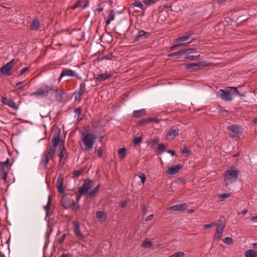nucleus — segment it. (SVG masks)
Returning <instances> with one entry per match:
<instances>
[{
  "mask_svg": "<svg viewBox=\"0 0 257 257\" xmlns=\"http://www.w3.org/2000/svg\"><path fill=\"white\" fill-rule=\"evenodd\" d=\"M153 216H154L153 214H151V215L148 216L146 218V220L147 221H150V220L152 219Z\"/></svg>",
  "mask_w": 257,
  "mask_h": 257,
  "instance_id": "774afa93",
  "label": "nucleus"
},
{
  "mask_svg": "<svg viewBox=\"0 0 257 257\" xmlns=\"http://www.w3.org/2000/svg\"><path fill=\"white\" fill-rule=\"evenodd\" d=\"M72 210H75L76 212L77 209L79 208V205L78 203H75L74 202H73V203L72 204Z\"/></svg>",
  "mask_w": 257,
  "mask_h": 257,
  "instance_id": "3c124183",
  "label": "nucleus"
},
{
  "mask_svg": "<svg viewBox=\"0 0 257 257\" xmlns=\"http://www.w3.org/2000/svg\"><path fill=\"white\" fill-rule=\"evenodd\" d=\"M81 173L82 172L81 170H75L73 172V175L76 177H78L80 176Z\"/></svg>",
  "mask_w": 257,
  "mask_h": 257,
  "instance_id": "864d4df0",
  "label": "nucleus"
},
{
  "mask_svg": "<svg viewBox=\"0 0 257 257\" xmlns=\"http://www.w3.org/2000/svg\"><path fill=\"white\" fill-rule=\"evenodd\" d=\"M119 157L121 158H124L126 156V149L125 148H121L117 151Z\"/></svg>",
  "mask_w": 257,
  "mask_h": 257,
  "instance_id": "f704fd0d",
  "label": "nucleus"
},
{
  "mask_svg": "<svg viewBox=\"0 0 257 257\" xmlns=\"http://www.w3.org/2000/svg\"><path fill=\"white\" fill-rule=\"evenodd\" d=\"M150 36V33L146 32L143 30H140L138 31L137 35L135 36L134 42H144L147 38Z\"/></svg>",
  "mask_w": 257,
  "mask_h": 257,
  "instance_id": "0eeeda50",
  "label": "nucleus"
},
{
  "mask_svg": "<svg viewBox=\"0 0 257 257\" xmlns=\"http://www.w3.org/2000/svg\"><path fill=\"white\" fill-rule=\"evenodd\" d=\"M158 150L161 153H162L166 151V147L163 144H159L158 146Z\"/></svg>",
  "mask_w": 257,
  "mask_h": 257,
  "instance_id": "79ce46f5",
  "label": "nucleus"
},
{
  "mask_svg": "<svg viewBox=\"0 0 257 257\" xmlns=\"http://www.w3.org/2000/svg\"><path fill=\"white\" fill-rule=\"evenodd\" d=\"M51 202H52V197H51V195H49L48 197V201H47V205L46 206H44V209L45 210L46 216H48V215L49 214V208H50V206L51 204Z\"/></svg>",
  "mask_w": 257,
  "mask_h": 257,
  "instance_id": "2f4dec72",
  "label": "nucleus"
},
{
  "mask_svg": "<svg viewBox=\"0 0 257 257\" xmlns=\"http://www.w3.org/2000/svg\"><path fill=\"white\" fill-rule=\"evenodd\" d=\"M53 90V86L44 85L39 88L36 91L30 94V96L45 97L47 96L50 91Z\"/></svg>",
  "mask_w": 257,
  "mask_h": 257,
  "instance_id": "423d86ee",
  "label": "nucleus"
},
{
  "mask_svg": "<svg viewBox=\"0 0 257 257\" xmlns=\"http://www.w3.org/2000/svg\"><path fill=\"white\" fill-rule=\"evenodd\" d=\"M179 131L180 130L177 126H173L168 130L166 138L167 139H169L170 138L174 139L178 135Z\"/></svg>",
  "mask_w": 257,
  "mask_h": 257,
  "instance_id": "f8f14e48",
  "label": "nucleus"
},
{
  "mask_svg": "<svg viewBox=\"0 0 257 257\" xmlns=\"http://www.w3.org/2000/svg\"><path fill=\"white\" fill-rule=\"evenodd\" d=\"M153 245V243L151 241L145 240L142 243V246L146 248H148L152 247Z\"/></svg>",
  "mask_w": 257,
  "mask_h": 257,
  "instance_id": "4c0bfd02",
  "label": "nucleus"
},
{
  "mask_svg": "<svg viewBox=\"0 0 257 257\" xmlns=\"http://www.w3.org/2000/svg\"><path fill=\"white\" fill-rule=\"evenodd\" d=\"M8 171H5V172H2V173H0V175H1V178H2L4 180H5V181H6L7 180V179Z\"/></svg>",
  "mask_w": 257,
  "mask_h": 257,
  "instance_id": "a18cd8bd",
  "label": "nucleus"
},
{
  "mask_svg": "<svg viewBox=\"0 0 257 257\" xmlns=\"http://www.w3.org/2000/svg\"><path fill=\"white\" fill-rule=\"evenodd\" d=\"M112 58V54L111 53L106 54L104 55L102 58L101 59V60H110Z\"/></svg>",
  "mask_w": 257,
  "mask_h": 257,
  "instance_id": "8fccbe9b",
  "label": "nucleus"
},
{
  "mask_svg": "<svg viewBox=\"0 0 257 257\" xmlns=\"http://www.w3.org/2000/svg\"><path fill=\"white\" fill-rule=\"evenodd\" d=\"M215 225H216V222H212L210 223L205 224V225H204L203 226L205 229H209L210 228L214 227Z\"/></svg>",
  "mask_w": 257,
  "mask_h": 257,
  "instance_id": "49530a36",
  "label": "nucleus"
},
{
  "mask_svg": "<svg viewBox=\"0 0 257 257\" xmlns=\"http://www.w3.org/2000/svg\"><path fill=\"white\" fill-rule=\"evenodd\" d=\"M158 1V0H146L144 3L147 6H149L150 5H151L152 4L155 3Z\"/></svg>",
  "mask_w": 257,
  "mask_h": 257,
  "instance_id": "6e6d98bb",
  "label": "nucleus"
},
{
  "mask_svg": "<svg viewBox=\"0 0 257 257\" xmlns=\"http://www.w3.org/2000/svg\"><path fill=\"white\" fill-rule=\"evenodd\" d=\"M56 187L59 193L63 194L64 192L63 189V180L61 175L58 176L56 181Z\"/></svg>",
  "mask_w": 257,
  "mask_h": 257,
  "instance_id": "412c9836",
  "label": "nucleus"
},
{
  "mask_svg": "<svg viewBox=\"0 0 257 257\" xmlns=\"http://www.w3.org/2000/svg\"><path fill=\"white\" fill-rule=\"evenodd\" d=\"M127 202L125 201H123L120 202L119 206L121 208H124L126 207Z\"/></svg>",
  "mask_w": 257,
  "mask_h": 257,
  "instance_id": "bf43d9fd",
  "label": "nucleus"
},
{
  "mask_svg": "<svg viewBox=\"0 0 257 257\" xmlns=\"http://www.w3.org/2000/svg\"><path fill=\"white\" fill-rule=\"evenodd\" d=\"M73 200L68 196H64L61 199V205L65 208H69L73 203Z\"/></svg>",
  "mask_w": 257,
  "mask_h": 257,
  "instance_id": "a211bd4d",
  "label": "nucleus"
},
{
  "mask_svg": "<svg viewBox=\"0 0 257 257\" xmlns=\"http://www.w3.org/2000/svg\"><path fill=\"white\" fill-rule=\"evenodd\" d=\"M28 83V82L26 80L23 81L18 82L16 84L14 87L16 88V92L18 94L21 93L24 91V87Z\"/></svg>",
  "mask_w": 257,
  "mask_h": 257,
  "instance_id": "4be33fe9",
  "label": "nucleus"
},
{
  "mask_svg": "<svg viewBox=\"0 0 257 257\" xmlns=\"http://www.w3.org/2000/svg\"><path fill=\"white\" fill-rule=\"evenodd\" d=\"M245 257H256L257 256V251L255 249H249L245 251Z\"/></svg>",
  "mask_w": 257,
  "mask_h": 257,
  "instance_id": "c85d7f7f",
  "label": "nucleus"
},
{
  "mask_svg": "<svg viewBox=\"0 0 257 257\" xmlns=\"http://www.w3.org/2000/svg\"><path fill=\"white\" fill-rule=\"evenodd\" d=\"M227 129L231 132L230 135L232 138L236 137L242 133L241 128L237 125H229L227 127Z\"/></svg>",
  "mask_w": 257,
  "mask_h": 257,
  "instance_id": "9d476101",
  "label": "nucleus"
},
{
  "mask_svg": "<svg viewBox=\"0 0 257 257\" xmlns=\"http://www.w3.org/2000/svg\"><path fill=\"white\" fill-rule=\"evenodd\" d=\"M184 252L182 251H178L174 254H172L169 257H183Z\"/></svg>",
  "mask_w": 257,
  "mask_h": 257,
  "instance_id": "a19ab883",
  "label": "nucleus"
},
{
  "mask_svg": "<svg viewBox=\"0 0 257 257\" xmlns=\"http://www.w3.org/2000/svg\"><path fill=\"white\" fill-rule=\"evenodd\" d=\"M181 154L183 155L188 156L191 154V151L190 149H188L186 146H184L181 150Z\"/></svg>",
  "mask_w": 257,
  "mask_h": 257,
  "instance_id": "c9c22d12",
  "label": "nucleus"
},
{
  "mask_svg": "<svg viewBox=\"0 0 257 257\" xmlns=\"http://www.w3.org/2000/svg\"><path fill=\"white\" fill-rule=\"evenodd\" d=\"M15 60L14 59H12L10 62L4 65L1 68V72L3 75H7L8 73L12 69Z\"/></svg>",
  "mask_w": 257,
  "mask_h": 257,
  "instance_id": "1a4fd4ad",
  "label": "nucleus"
},
{
  "mask_svg": "<svg viewBox=\"0 0 257 257\" xmlns=\"http://www.w3.org/2000/svg\"><path fill=\"white\" fill-rule=\"evenodd\" d=\"M114 18H115L114 13L113 12V11L112 10H110L108 18L105 21L106 25H108L112 21L114 20Z\"/></svg>",
  "mask_w": 257,
  "mask_h": 257,
  "instance_id": "7c9ffc66",
  "label": "nucleus"
},
{
  "mask_svg": "<svg viewBox=\"0 0 257 257\" xmlns=\"http://www.w3.org/2000/svg\"><path fill=\"white\" fill-rule=\"evenodd\" d=\"M231 194L230 193H223L218 195V197L220 201H223L226 198L229 197Z\"/></svg>",
  "mask_w": 257,
  "mask_h": 257,
  "instance_id": "58836bf2",
  "label": "nucleus"
},
{
  "mask_svg": "<svg viewBox=\"0 0 257 257\" xmlns=\"http://www.w3.org/2000/svg\"><path fill=\"white\" fill-rule=\"evenodd\" d=\"M99 187L100 185L98 184L96 187H95L92 189L88 191L86 196L87 199H91L92 198L94 197L96 195V193L99 190Z\"/></svg>",
  "mask_w": 257,
  "mask_h": 257,
  "instance_id": "a878e982",
  "label": "nucleus"
},
{
  "mask_svg": "<svg viewBox=\"0 0 257 257\" xmlns=\"http://www.w3.org/2000/svg\"><path fill=\"white\" fill-rule=\"evenodd\" d=\"M223 242L228 244H230L232 243L233 240L231 237H226L223 240Z\"/></svg>",
  "mask_w": 257,
  "mask_h": 257,
  "instance_id": "37998d69",
  "label": "nucleus"
},
{
  "mask_svg": "<svg viewBox=\"0 0 257 257\" xmlns=\"http://www.w3.org/2000/svg\"><path fill=\"white\" fill-rule=\"evenodd\" d=\"M74 112L75 113V115H74L75 118H76L77 119H78V120H81V119H80L79 117H80V114L81 112V106L78 107L74 110Z\"/></svg>",
  "mask_w": 257,
  "mask_h": 257,
  "instance_id": "e433bc0d",
  "label": "nucleus"
},
{
  "mask_svg": "<svg viewBox=\"0 0 257 257\" xmlns=\"http://www.w3.org/2000/svg\"><path fill=\"white\" fill-rule=\"evenodd\" d=\"M204 62H199L197 63H188L185 64V67L191 71H195L199 69L201 66H204Z\"/></svg>",
  "mask_w": 257,
  "mask_h": 257,
  "instance_id": "9b49d317",
  "label": "nucleus"
},
{
  "mask_svg": "<svg viewBox=\"0 0 257 257\" xmlns=\"http://www.w3.org/2000/svg\"><path fill=\"white\" fill-rule=\"evenodd\" d=\"M225 227H222L221 226H216V230L214 236V239L215 240H219L222 237L223 230Z\"/></svg>",
  "mask_w": 257,
  "mask_h": 257,
  "instance_id": "b1692460",
  "label": "nucleus"
},
{
  "mask_svg": "<svg viewBox=\"0 0 257 257\" xmlns=\"http://www.w3.org/2000/svg\"><path fill=\"white\" fill-rule=\"evenodd\" d=\"M85 87V84L84 83H81L79 85V89L84 90Z\"/></svg>",
  "mask_w": 257,
  "mask_h": 257,
  "instance_id": "69168bd1",
  "label": "nucleus"
},
{
  "mask_svg": "<svg viewBox=\"0 0 257 257\" xmlns=\"http://www.w3.org/2000/svg\"><path fill=\"white\" fill-rule=\"evenodd\" d=\"M142 141V138L140 137H135L134 139V143L135 145L139 144Z\"/></svg>",
  "mask_w": 257,
  "mask_h": 257,
  "instance_id": "09e8293b",
  "label": "nucleus"
},
{
  "mask_svg": "<svg viewBox=\"0 0 257 257\" xmlns=\"http://www.w3.org/2000/svg\"><path fill=\"white\" fill-rule=\"evenodd\" d=\"M74 95H75V101H76V100L80 101L81 100L80 98H81V95L76 93L75 92H74Z\"/></svg>",
  "mask_w": 257,
  "mask_h": 257,
  "instance_id": "052dcab7",
  "label": "nucleus"
},
{
  "mask_svg": "<svg viewBox=\"0 0 257 257\" xmlns=\"http://www.w3.org/2000/svg\"><path fill=\"white\" fill-rule=\"evenodd\" d=\"M238 90L235 87H229L226 89H219L217 92V95L223 101H231L234 93H238Z\"/></svg>",
  "mask_w": 257,
  "mask_h": 257,
  "instance_id": "20e7f679",
  "label": "nucleus"
},
{
  "mask_svg": "<svg viewBox=\"0 0 257 257\" xmlns=\"http://www.w3.org/2000/svg\"><path fill=\"white\" fill-rule=\"evenodd\" d=\"M96 152L97 154V156L100 157V158H102L103 157V155H102V150H101V149L100 147H99L96 150Z\"/></svg>",
  "mask_w": 257,
  "mask_h": 257,
  "instance_id": "603ef678",
  "label": "nucleus"
},
{
  "mask_svg": "<svg viewBox=\"0 0 257 257\" xmlns=\"http://www.w3.org/2000/svg\"><path fill=\"white\" fill-rule=\"evenodd\" d=\"M12 165V163H9V158H7L6 160L4 162L0 161V173L9 171Z\"/></svg>",
  "mask_w": 257,
  "mask_h": 257,
  "instance_id": "f3484780",
  "label": "nucleus"
},
{
  "mask_svg": "<svg viewBox=\"0 0 257 257\" xmlns=\"http://www.w3.org/2000/svg\"><path fill=\"white\" fill-rule=\"evenodd\" d=\"M134 6L135 7L139 8L140 9H141L143 10H144V6L141 2H140V1L136 2L134 4Z\"/></svg>",
  "mask_w": 257,
  "mask_h": 257,
  "instance_id": "de8ad7c7",
  "label": "nucleus"
},
{
  "mask_svg": "<svg viewBox=\"0 0 257 257\" xmlns=\"http://www.w3.org/2000/svg\"><path fill=\"white\" fill-rule=\"evenodd\" d=\"M96 216L100 221L105 220L106 214L103 211H98L96 212Z\"/></svg>",
  "mask_w": 257,
  "mask_h": 257,
  "instance_id": "c756f323",
  "label": "nucleus"
},
{
  "mask_svg": "<svg viewBox=\"0 0 257 257\" xmlns=\"http://www.w3.org/2000/svg\"><path fill=\"white\" fill-rule=\"evenodd\" d=\"M2 102L4 105L9 106L14 110H17L18 107L17 106L16 103L12 99L7 98L6 97H3L2 98Z\"/></svg>",
  "mask_w": 257,
  "mask_h": 257,
  "instance_id": "4468645a",
  "label": "nucleus"
},
{
  "mask_svg": "<svg viewBox=\"0 0 257 257\" xmlns=\"http://www.w3.org/2000/svg\"><path fill=\"white\" fill-rule=\"evenodd\" d=\"M93 182L90 180H87L84 181L83 184L79 188L78 192L83 195L88 192V191L93 187Z\"/></svg>",
  "mask_w": 257,
  "mask_h": 257,
  "instance_id": "6e6552de",
  "label": "nucleus"
},
{
  "mask_svg": "<svg viewBox=\"0 0 257 257\" xmlns=\"http://www.w3.org/2000/svg\"><path fill=\"white\" fill-rule=\"evenodd\" d=\"M112 75L111 72H106L105 73H100L97 75V76L94 78L95 82H102L104 81L109 78Z\"/></svg>",
  "mask_w": 257,
  "mask_h": 257,
  "instance_id": "6ab92c4d",
  "label": "nucleus"
},
{
  "mask_svg": "<svg viewBox=\"0 0 257 257\" xmlns=\"http://www.w3.org/2000/svg\"><path fill=\"white\" fill-rule=\"evenodd\" d=\"M146 114L145 109H141L137 110L134 111L133 116L134 117L138 118L144 116Z\"/></svg>",
  "mask_w": 257,
  "mask_h": 257,
  "instance_id": "cd10ccee",
  "label": "nucleus"
},
{
  "mask_svg": "<svg viewBox=\"0 0 257 257\" xmlns=\"http://www.w3.org/2000/svg\"><path fill=\"white\" fill-rule=\"evenodd\" d=\"M155 119L154 118H145L141 120L139 122V124L140 125H144L148 124V123L154 121Z\"/></svg>",
  "mask_w": 257,
  "mask_h": 257,
  "instance_id": "72a5a7b5",
  "label": "nucleus"
},
{
  "mask_svg": "<svg viewBox=\"0 0 257 257\" xmlns=\"http://www.w3.org/2000/svg\"><path fill=\"white\" fill-rule=\"evenodd\" d=\"M55 97L56 99L59 102H62L64 101V96L66 95V94L62 91H59L58 89V88H56L55 89Z\"/></svg>",
  "mask_w": 257,
  "mask_h": 257,
  "instance_id": "bb28decb",
  "label": "nucleus"
},
{
  "mask_svg": "<svg viewBox=\"0 0 257 257\" xmlns=\"http://www.w3.org/2000/svg\"><path fill=\"white\" fill-rule=\"evenodd\" d=\"M251 220L253 222H255V223L257 222V215L253 216L251 217Z\"/></svg>",
  "mask_w": 257,
  "mask_h": 257,
  "instance_id": "338daca9",
  "label": "nucleus"
},
{
  "mask_svg": "<svg viewBox=\"0 0 257 257\" xmlns=\"http://www.w3.org/2000/svg\"><path fill=\"white\" fill-rule=\"evenodd\" d=\"M64 76L77 77V74L75 71L71 69H64L61 72V77Z\"/></svg>",
  "mask_w": 257,
  "mask_h": 257,
  "instance_id": "5701e85b",
  "label": "nucleus"
},
{
  "mask_svg": "<svg viewBox=\"0 0 257 257\" xmlns=\"http://www.w3.org/2000/svg\"><path fill=\"white\" fill-rule=\"evenodd\" d=\"M184 50H186V52L187 51H191V53H194L197 51V49L195 48H189V49H184Z\"/></svg>",
  "mask_w": 257,
  "mask_h": 257,
  "instance_id": "e2e57ef3",
  "label": "nucleus"
},
{
  "mask_svg": "<svg viewBox=\"0 0 257 257\" xmlns=\"http://www.w3.org/2000/svg\"><path fill=\"white\" fill-rule=\"evenodd\" d=\"M60 133L59 132L55 133L52 137V145L47 147L43 155V159L41 163L43 164L44 169L48 168V165L50 160H53L56 154L57 146L62 143L59 146L58 156L59 158V163L64 165L67 161L68 153L64 145V143L60 138Z\"/></svg>",
  "mask_w": 257,
  "mask_h": 257,
  "instance_id": "f257e3e1",
  "label": "nucleus"
},
{
  "mask_svg": "<svg viewBox=\"0 0 257 257\" xmlns=\"http://www.w3.org/2000/svg\"><path fill=\"white\" fill-rule=\"evenodd\" d=\"M96 138L95 135L91 133H82L81 139L83 145H81V149L85 151H91L93 150V145Z\"/></svg>",
  "mask_w": 257,
  "mask_h": 257,
  "instance_id": "f03ea898",
  "label": "nucleus"
},
{
  "mask_svg": "<svg viewBox=\"0 0 257 257\" xmlns=\"http://www.w3.org/2000/svg\"><path fill=\"white\" fill-rule=\"evenodd\" d=\"M41 117L42 118H44V117H45V118H48L49 121H50L51 120V117L50 116V112H49L48 114H47V115H46L45 116H43L42 114H41Z\"/></svg>",
  "mask_w": 257,
  "mask_h": 257,
  "instance_id": "680f3d73",
  "label": "nucleus"
},
{
  "mask_svg": "<svg viewBox=\"0 0 257 257\" xmlns=\"http://www.w3.org/2000/svg\"><path fill=\"white\" fill-rule=\"evenodd\" d=\"M65 237H66V234L64 233L62 235V236L58 239V243H62L64 241Z\"/></svg>",
  "mask_w": 257,
  "mask_h": 257,
  "instance_id": "4d7b16f0",
  "label": "nucleus"
},
{
  "mask_svg": "<svg viewBox=\"0 0 257 257\" xmlns=\"http://www.w3.org/2000/svg\"><path fill=\"white\" fill-rule=\"evenodd\" d=\"M29 70V67H23L20 71V75H23L26 72Z\"/></svg>",
  "mask_w": 257,
  "mask_h": 257,
  "instance_id": "5fc2aeb1",
  "label": "nucleus"
},
{
  "mask_svg": "<svg viewBox=\"0 0 257 257\" xmlns=\"http://www.w3.org/2000/svg\"><path fill=\"white\" fill-rule=\"evenodd\" d=\"M41 26V23L39 19L36 17L33 19L30 26V29L33 31H37L39 29Z\"/></svg>",
  "mask_w": 257,
  "mask_h": 257,
  "instance_id": "aec40b11",
  "label": "nucleus"
},
{
  "mask_svg": "<svg viewBox=\"0 0 257 257\" xmlns=\"http://www.w3.org/2000/svg\"><path fill=\"white\" fill-rule=\"evenodd\" d=\"M199 56H200V55H187L185 58V59L193 60H194V59L198 58Z\"/></svg>",
  "mask_w": 257,
  "mask_h": 257,
  "instance_id": "c03bdc74",
  "label": "nucleus"
},
{
  "mask_svg": "<svg viewBox=\"0 0 257 257\" xmlns=\"http://www.w3.org/2000/svg\"><path fill=\"white\" fill-rule=\"evenodd\" d=\"M82 194H81L80 193H78V192H77V193H76V201H78L80 198H81L82 197Z\"/></svg>",
  "mask_w": 257,
  "mask_h": 257,
  "instance_id": "0e129e2a",
  "label": "nucleus"
},
{
  "mask_svg": "<svg viewBox=\"0 0 257 257\" xmlns=\"http://www.w3.org/2000/svg\"><path fill=\"white\" fill-rule=\"evenodd\" d=\"M216 226H219V225L221 226L222 227H225V220L224 217H221L218 220V222L216 224Z\"/></svg>",
  "mask_w": 257,
  "mask_h": 257,
  "instance_id": "ea45409f",
  "label": "nucleus"
},
{
  "mask_svg": "<svg viewBox=\"0 0 257 257\" xmlns=\"http://www.w3.org/2000/svg\"><path fill=\"white\" fill-rule=\"evenodd\" d=\"M185 52H186V50H184V49H182V50H179L175 52L170 53L168 55V56L169 57H174V56L181 55L185 54Z\"/></svg>",
  "mask_w": 257,
  "mask_h": 257,
  "instance_id": "473e14b6",
  "label": "nucleus"
},
{
  "mask_svg": "<svg viewBox=\"0 0 257 257\" xmlns=\"http://www.w3.org/2000/svg\"><path fill=\"white\" fill-rule=\"evenodd\" d=\"M73 37L77 41H82L84 37V31L81 28L73 30Z\"/></svg>",
  "mask_w": 257,
  "mask_h": 257,
  "instance_id": "ddd939ff",
  "label": "nucleus"
},
{
  "mask_svg": "<svg viewBox=\"0 0 257 257\" xmlns=\"http://www.w3.org/2000/svg\"><path fill=\"white\" fill-rule=\"evenodd\" d=\"M140 178L141 179V182L144 184L146 180V176L144 174H142L139 176Z\"/></svg>",
  "mask_w": 257,
  "mask_h": 257,
  "instance_id": "13d9d810",
  "label": "nucleus"
},
{
  "mask_svg": "<svg viewBox=\"0 0 257 257\" xmlns=\"http://www.w3.org/2000/svg\"><path fill=\"white\" fill-rule=\"evenodd\" d=\"M193 34L194 32L193 31H189L186 32L182 36L176 39L175 42V45L171 47V50H173L176 47L188 45L192 43L194 40V39H192L188 42H185L187 41Z\"/></svg>",
  "mask_w": 257,
  "mask_h": 257,
  "instance_id": "39448f33",
  "label": "nucleus"
},
{
  "mask_svg": "<svg viewBox=\"0 0 257 257\" xmlns=\"http://www.w3.org/2000/svg\"><path fill=\"white\" fill-rule=\"evenodd\" d=\"M74 225L73 232L75 235L80 238V239L83 240L84 236L81 233L80 230V224L77 221H74L73 222Z\"/></svg>",
  "mask_w": 257,
  "mask_h": 257,
  "instance_id": "dca6fc26",
  "label": "nucleus"
},
{
  "mask_svg": "<svg viewBox=\"0 0 257 257\" xmlns=\"http://www.w3.org/2000/svg\"><path fill=\"white\" fill-rule=\"evenodd\" d=\"M239 174V171L235 167H232L226 170L223 175L224 183L226 186L233 183L237 181Z\"/></svg>",
  "mask_w": 257,
  "mask_h": 257,
  "instance_id": "7ed1b4c3",
  "label": "nucleus"
},
{
  "mask_svg": "<svg viewBox=\"0 0 257 257\" xmlns=\"http://www.w3.org/2000/svg\"><path fill=\"white\" fill-rule=\"evenodd\" d=\"M181 167V165L171 166L168 168L167 173L169 175H175L179 172Z\"/></svg>",
  "mask_w": 257,
  "mask_h": 257,
  "instance_id": "393cba45",
  "label": "nucleus"
},
{
  "mask_svg": "<svg viewBox=\"0 0 257 257\" xmlns=\"http://www.w3.org/2000/svg\"><path fill=\"white\" fill-rule=\"evenodd\" d=\"M187 204L186 203L176 204L169 208V210L172 212L183 211L187 209Z\"/></svg>",
  "mask_w": 257,
  "mask_h": 257,
  "instance_id": "2eb2a0df",
  "label": "nucleus"
}]
</instances>
